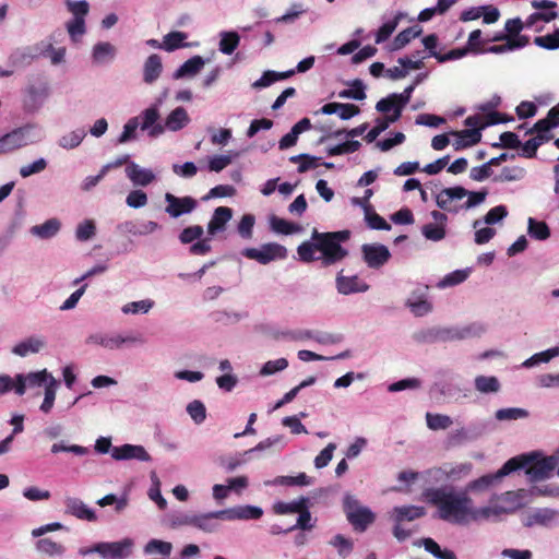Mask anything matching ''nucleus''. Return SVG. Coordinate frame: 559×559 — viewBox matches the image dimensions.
Instances as JSON below:
<instances>
[{
	"label": "nucleus",
	"mask_w": 559,
	"mask_h": 559,
	"mask_svg": "<svg viewBox=\"0 0 559 559\" xmlns=\"http://www.w3.org/2000/svg\"><path fill=\"white\" fill-rule=\"evenodd\" d=\"M349 238L350 231L347 229L326 233L313 229L311 241L301 242L297 248V253L304 262L321 259L323 265H333L347 257L348 251L341 243Z\"/></svg>",
	"instance_id": "nucleus-1"
},
{
	"label": "nucleus",
	"mask_w": 559,
	"mask_h": 559,
	"mask_svg": "<svg viewBox=\"0 0 559 559\" xmlns=\"http://www.w3.org/2000/svg\"><path fill=\"white\" fill-rule=\"evenodd\" d=\"M425 498L438 508L439 518L443 521L462 524L469 519L477 520L466 491L456 492L447 487L430 488L425 491Z\"/></svg>",
	"instance_id": "nucleus-2"
},
{
	"label": "nucleus",
	"mask_w": 559,
	"mask_h": 559,
	"mask_svg": "<svg viewBox=\"0 0 559 559\" xmlns=\"http://www.w3.org/2000/svg\"><path fill=\"white\" fill-rule=\"evenodd\" d=\"M518 457H524L525 465L520 469H525L532 483L542 481L551 478L555 473L559 477V457L547 456L537 459L535 453L522 454ZM532 496H559V483L558 484H540L534 485L530 490Z\"/></svg>",
	"instance_id": "nucleus-3"
},
{
	"label": "nucleus",
	"mask_w": 559,
	"mask_h": 559,
	"mask_svg": "<svg viewBox=\"0 0 559 559\" xmlns=\"http://www.w3.org/2000/svg\"><path fill=\"white\" fill-rule=\"evenodd\" d=\"M424 78L425 74H419L416 81L407 86L401 94L393 93L380 99L376 105V109L380 112H390L393 110V114L389 116V120L397 121L402 115L403 108L409 103L416 85L420 83Z\"/></svg>",
	"instance_id": "nucleus-4"
},
{
	"label": "nucleus",
	"mask_w": 559,
	"mask_h": 559,
	"mask_svg": "<svg viewBox=\"0 0 559 559\" xmlns=\"http://www.w3.org/2000/svg\"><path fill=\"white\" fill-rule=\"evenodd\" d=\"M524 457H512L508 460L501 468H499L495 474L484 475L473 481H471L467 486L468 490H485L489 488L495 481L500 480L502 477L511 474L520 469L525 465Z\"/></svg>",
	"instance_id": "nucleus-5"
},
{
	"label": "nucleus",
	"mask_w": 559,
	"mask_h": 559,
	"mask_svg": "<svg viewBox=\"0 0 559 559\" xmlns=\"http://www.w3.org/2000/svg\"><path fill=\"white\" fill-rule=\"evenodd\" d=\"M242 255L255 260L261 264H267L275 260H282L287 257V250L284 246L270 242L263 245L260 249L258 248H246L242 251Z\"/></svg>",
	"instance_id": "nucleus-6"
},
{
	"label": "nucleus",
	"mask_w": 559,
	"mask_h": 559,
	"mask_svg": "<svg viewBox=\"0 0 559 559\" xmlns=\"http://www.w3.org/2000/svg\"><path fill=\"white\" fill-rule=\"evenodd\" d=\"M344 507L347 520L355 530L365 531L374 521V514L368 508L360 507L352 497L345 498Z\"/></svg>",
	"instance_id": "nucleus-7"
},
{
	"label": "nucleus",
	"mask_w": 559,
	"mask_h": 559,
	"mask_svg": "<svg viewBox=\"0 0 559 559\" xmlns=\"http://www.w3.org/2000/svg\"><path fill=\"white\" fill-rule=\"evenodd\" d=\"M165 202L167 203L165 212L173 218L189 214L198 206V201L194 198L189 195L179 198L170 192L165 194Z\"/></svg>",
	"instance_id": "nucleus-8"
},
{
	"label": "nucleus",
	"mask_w": 559,
	"mask_h": 559,
	"mask_svg": "<svg viewBox=\"0 0 559 559\" xmlns=\"http://www.w3.org/2000/svg\"><path fill=\"white\" fill-rule=\"evenodd\" d=\"M466 193H468V190L461 186L444 188L436 195V203L443 211L457 213L463 207L454 202L465 198Z\"/></svg>",
	"instance_id": "nucleus-9"
},
{
	"label": "nucleus",
	"mask_w": 559,
	"mask_h": 559,
	"mask_svg": "<svg viewBox=\"0 0 559 559\" xmlns=\"http://www.w3.org/2000/svg\"><path fill=\"white\" fill-rule=\"evenodd\" d=\"M132 545L130 538H124L114 543H97L94 550L104 559H124L129 556Z\"/></svg>",
	"instance_id": "nucleus-10"
},
{
	"label": "nucleus",
	"mask_w": 559,
	"mask_h": 559,
	"mask_svg": "<svg viewBox=\"0 0 559 559\" xmlns=\"http://www.w3.org/2000/svg\"><path fill=\"white\" fill-rule=\"evenodd\" d=\"M213 516L222 520H258L263 515V510L254 506H238L226 510L212 512Z\"/></svg>",
	"instance_id": "nucleus-11"
},
{
	"label": "nucleus",
	"mask_w": 559,
	"mask_h": 559,
	"mask_svg": "<svg viewBox=\"0 0 559 559\" xmlns=\"http://www.w3.org/2000/svg\"><path fill=\"white\" fill-rule=\"evenodd\" d=\"M559 518V511L550 508H537L524 514L522 523L525 527L549 526Z\"/></svg>",
	"instance_id": "nucleus-12"
},
{
	"label": "nucleus",
	"mask_w": 559,
	"mask_h": 559,
	"mask_svg": "<svg viewBox=\"0 0 559 559\" xmlns=\"http://www.w3.org/2000/svg\"><path fill=\"white\" fill-rule=\"evenodd\" d=\"M361 251L365 262L372 269L384 265L391 258L389 249L383 245H364Z\"/></svg>",
	"instance_id": "nucleus-13"
},
{
	"label": "nucleus",
	"mask_w": 559,
	"mask_h": 559,
	"mask_svg": "<svg viewBox=\"0 0 559 559\" xmlns=\"http://www.w3.org/2000/svg\"><path fill=\"white\" fill-rule=\"evenodd\" d=\"M26 128H17L0 138V155L13 152L28 144Z\"/></svg>",
	"instance_id": "nucleus-14"
},
{
	"label": "nucleus",
	"mask_w": 559,
	"mask_h": 559,
	"mask_svg": "<svg viewBox=\"0 0 559 559\" xmlns=\"http://www.w3.org/2000/svg\"><path fill=\"white\" fill-rule=\"evenodd\" d=\"M112 459L117 461L123 460H139L143 462L151 461V455L144 447L134 444H123L121 447H114L111 450Z\"/></svg>",
	"instance_id": "nucleus-15"
},
{
	"label": "nucleus",
	"mask_w": 559,
	"mask_h": 559,
	"mask_svg": "<svg viewBox=\"0 0 559 559\" xmlns=\"http://www.w3.org/2000/svg\"><path fill=\"white\" fill-rule=\"evenodd\" d=\"M336 287L338 293L343 295L366 292L369 288L357 275L345 276L343 275V271L336 276Z\"/></svg>",
	"instance_id": "nucleus-16"
},
{
	"label": "nucleus",
	"mask_w": 559,
	"mask_h": 559,
	"mask_svg": "<svg viewBox=\"0 0 559 559\" xmlns=\"http://www.w3.org/2000/svg\"><path fill=\"white\" fill-rule=\"evenodd\" d=\"M66 512L80 519L90 522L96 521V514L93 510L88 509L79 498L68 497L64 500Z\"/></svg>",
	"instance_id": "nucleus-17"
},
{
	"label": "nucleus",
	"mask_w": 559,
	"mask_h": 559,
	"mask_svg": "<svg viewBox=\"0 0 559 559\" xmlns=\"http://www.w3.org/2000/svg\"><path fill=\"white\" fill-rule=\"evenodd\" d=\"M44 347H45V341L41 337L31 336V337L17 343L12 348V353L20 357H25L29 354L39 353Z\"/></svg>",
	"instance_id": "nucleus-18"
},
{
	"label": "nucleus",
	"mask_w": 559,
	"mask_h": 559,
	"mask_svg": "<svg viewBox=\"0 0 559 559\" xmlns=\"http://www.w3.org/2000/svg\"><path fill=\"white\" fill-rule=\"evenodd\" d=\"M233 216V210L227 206H218L215 209L213 216L207 225V231L215 235L217 231L223 230L225 225Z\"/></svg>",
	"instance_id": "nucleus-19"
},
{
	"label": "nucleus",
	"mask_w": 559,
	"mask_h": 559,
	"mask_svg": "<svg viewBox=\"0 0 559 559\" xmlns=\"http://www.w3.org/2000/svg\"><path fill=\"white\" fill-rule=\"evenodd\" d=\"M126 173L128 178L138 186H148L155 180V175L150 169L140 168L139 165L131 163L127 168Z\"/></svg>",
	"instance_id": "nucleus-20"
},
{
	"label": "nucleus",
	"mask_w": 559,
	"mask_h": 559,
	"mask_svg": "<svg viewBox=\"0 0 559 559\" xmlns=\"http://www.w3.org/2000/svg\"><path fill=\"white\" fill-rule=\"evenodd\" d=\"M159 118L158 110L155 107L146 108L142 112V123L141 129L147 130L150 129L151 136H157L164 132V127L162 124L156 123Z\"/></svg>",
	"instance_id": "nucleus-21"
},
{
	"label": "nucleus",
	"mask_w": 559,
	"mask_h": 559,
	"mask_svg": "<svg viewBox=\"0 0 559 559\" xmlns=\"http://www.w3.org/2000/svg\"><path fill=\"white\" fill-rule=\"evenodd\" d=\"M163 70L162 59L158 55H151L144 62L143 80L147 84L155 82Z\"/></svg>",
	"instance_id": "nucleus-22"
},
{
	"label": "nucleus",
	"mask_w": 559,
	"mask_h": 559,
	"mask_svg": "<svg viewBox=\"0 0 559 559\" xmlns=\"http://www.w3.org/2000/svg\"><path fill=\"white\" fill-rule=\"evenodd\" d=\"M188 35L183 32L174 31L164 36L160 49L171 52L179 48L189 47L190 44L186 43Z\"/></svg>",
	"instance_id": "nucleus-23"
},
{
	"label": "nucleus",
	"mask_w": 559,
	"mask_h": 559,
	"mask_svg": "<svg viewBox=\"0 0 559 559\" xmlns=\"http://www.w3.org/2000/svg\"><path fill=\"white\" fill-rule=\"evenodd\" d=\"M38 552L48 557H61L66 552V547L49 537L40 538L35 543Z\"/></svg>",
	"instance_id": "nucleus-24"
},
{
	"label": "nucleus",
	"mask_w": 559,
	"mask_h": 559,
	"mask_svg": "<svg viewBox=\"0 0 559 559\" xmlns=\"http://www.w3.org/2000/svg\"><path fill=\"white\" fill-rule=\"evenodd\" d=\"M189 120L187 110L183 107H177L168 115L163 127L170 131H178L186 127Z\"/></svg>",
	"instance_id": "nucleus-25"
},
{
	"label": "nucleus",
	"mask_w": 559,
	"mask_h": 559,
	"mask_svg": "<svg viewBox=\"0 0 559 559\" xmlns=\"http://www.w3.org/2000/svg\"><path fill=\"white\" fill-rule=\"evenodd\" d=\"M25 378L22 374H17L15 381L8 374H0V395L8 393L11 390H14L19 395H23L25 393Z\"/></svg>",
	"instance_id": "nucleus-26"
},
{
	"label": "nucleus",
	"mask_w": 559,
	"mask_h": 559,
	"mask_svg": "<svg viewBox=\"0 0 559 559\" xmlns=\"http://www.w3.org/2000/svg\"><path fill=\"white\" fill-rule=\"evenodd\" d=\"M204 66V60L201 56H194L185 61L174 73L175 79H181L189 75H195L201 71Z\"/></svg>",
	"instance_id": "nucleus-27"
},
{
	"label": "nucleus",
	"mask_w": 559,
	"mask_h": 559,
	"mask_svg": "<svg viewBox=\"0 0 559 559\" xmlns=\"http://www.w3.org/2000/svg\"><path fill=\"white\" fill-rule=\"evenodd\" d=\"M60 229V222L57 218H50L40 225L32 227L31 231L33 235L38 236L43 239L53 237Z\"/></svg>",
	"instance_id": "nucleus-28"
},
{
	"label": "nucleus",
	"mask_w": 559,
	"mask_h": 559,
	"mask_svg": "<svg viewBox=\"0 0 559 559\" xmlns=\"http://www.w3.org/2000/svg\"><path fill=\"white\" fill-rule=\"evenodd\" d=\"M395 520L401 523L403 521H414L425 515V509L416 506H404L394 509Z\"/></svg>",
	"instance_id": "nucleus-29"
},
{
	"label": "nucleus",
	"mask_w": 559,
	"mask_h": 559,
	"mask_svg": "<svg viewBox=\"0 0 559 559\" xmlns=\"http://www.w3.org/2000/svg\"><path fill=\"white\" fill-rule=\"evenodd\" d=\"M421 33V28L412 26L400 32L393 39L392 50H400L404 48L412 39L418 37Z\"/></svg>",
	"instance_id": "nucleus-30"
},
{
	"label": "nucleus",
	"mask_w": 559,
	"mask_h": 559,
	"mask_svg": "<svg viewBox=\"0 0 559 559\" xmlns=\"http://www.w3.org/2000/svg\"><path fill=\"white\" fill-rule=\"evenodd\" d=\"M309 502V498L306 497H300L290 502H277L274 504V511L277 514L299 513Z\"/></svg>",
	"instance_id": "nucleus-31"
},
{
	"label": "nucleus",
	"mask_w": 559,
	"mask_h": 559,
	"mask_svg": "<svg viewBox=\"0 0 559 559\" xmlns=\"http://www.w3.org/2000/svg\"><path fill=\"white\" fill-rule=\"evenodd\" d=\"M528 44V37L509 38L503 45H493L485 48V52L503 53L506 51L523 48Z\"/></svg>",
	"instance_id": "nucleus-32"
},
{
	"label": "nucleus",
	"mask_w": 559,
	"mask_h": 559,
	"mask_svg": "<svg viewBox=\"0 0 559 559\" xmlns=\"http://www.w3.org/2000/svg\"><path fill=\"white\" fill-rule=\"evenodd\" d=\"M143 340L140 335L121 336L119 334L106 335L104 347L108 349L120 348L123 344L142 343Z\"/></svg>",
	"instance_id": "nucleus-33"
},
{
	"label": "nucleus",
	"mask_w": 559,
	"mask_h": 559,
	"mask_svg": "<svg viewBox=\"0 0 559 559\" xmlns=\"http://www.w3.org/2000/svg\"><path fill=\"white\" fill-rule=\"evenodd\" d=\"M271 228L282 235H292L298 233L301 228L299 225L288 222L284 218L272 216L270 219Z\"/></svg>",
	"instance_id": "nucleus-34"
},
{
	"label": "nucleus",
	"mask_w": 559,
	"mask_h": 559,
	"mask_svg": "<svg viewBox=\"0 0 559 559\" xmlns=\"http://www.w3.org/2000/svg\"><path fill=\"white\" fill-rule=\"evenodd\" d=\"M240 37L236 32H223L221 34L219 50L225 55H231L238 47Z\"/></svg>",
	"instance_id": "nucleus-35"
},
{
	"label": "nucleus",
	"mask_w": 559,
	"mask_h": 559,
	"mask_svg": "<svg viewBox=\"0 0 559 559\" xmlns=\"http://www.w3.org/2000/svg\"><path fill=\"white\" fill-rule=\"evenodd\" d=\"M426 423L431 430H444L452 426L453 420L448 415L427 413Z\"/></svg>",
	"instance_id": "nucleus-36"
},
{
	"label": "nucleus",
	"mask_w": 559,
	"mask_h": 559,
	"mask_svg": "<svg viewBox=\"0 0 559 559\" xmlns=\"http://www.w3.org/2000/svg\"><path fill=\"white\" fill-rule=\"evenodd\" d=\"M557 356H559V347L555 346L547 350L534 354L532 357H530L523 362V367L531 368L540 362H548Z\"/></svg>",
	"instance_id": "nucleus-37"
},
{
	"label": "nucleus",
	"mask_w": 559,
	"mask_h": 559,
	"mask_svg": "<svg viewBox=\"0 0 559 559\" xmlns=\"http://www.w3.org/2000/svg\"><path fill=\"white\" fill-rule=\"evenodd\" d=\"M352 88L338 93L341 98L364 100L366 98L365 85L361 80L356 79L350 83Z\"/></svg>",
	"instance_id": "nucleus-38"
},
{
	"label": "nucleus",
	"mask_w": 559,
	"mask_h": 559,
	"mask_svg": "<svg viewBox=\"0 0 559 559\" xmlns=\"http://www.w3.org/2000/svg\"><path fill=\"white\" fill-rule=\"evenodd\" d=\"M85 135L86 133L84 129L73 130L61 136V139L59 140V145L67 150L75 148L81 144Z\"/></svg>",
	"instance_id": "nucleus-39"
},
{
	"label": "nucleus",
	"mask_w": 559,
	"mask_h": 559,
	"mask_svg": "<svg viewBox=\"0 0 559 559\" xmlns=\"http://www.w3.org/2000/svg\"><path fill=\"white\" fill-rule=\"evenodd\" d=\"M528 234L537 240H546L550 237V229L545 222H538L532 217L528 218Z\"/></svg>",
	"instance_id": "nucleus-40"
},
{
	"label": "nucleus",
	"mask_w": 559,
	"mask_h": 559,
	"mask_svg": "<svg viewBox=\"0 0 559 559\" xmlns=\"http://www.w3.org/2000/svg\"><path fill=\"white\" fill-rule=\"evenodd\" d=\"M475 388L480 393H496L500 390V383L496 377L478 376L475 379Z\"/></svg>",
	"instance_id": "nucleus-41"
},
{
	"label": "nucleus",
	"mask_w": 559,
	"mask_h": 559,
	"mask_svg": "<svg viewBox=\"0 0 559 559\" xmlns=\"http://www.w3.org/2000/svg\"><path fill=\"white\" fill-rule=\"evenodd\" d=\"M115 47L107 41L98 43L93 48V58L96 62H105L108 59H112L115 56Z\"/></svg>",
	"instance_id": "nucleus-42"
},
{
	"label": "nucleus",
	"mask_w": 559,
	"mask_h": 559,
	"mask_svg": "<svg viewBox=\"0 0 559 559\" xmlns=\"http://www.w3.org/2000/svg\"><path fill=\"white\" fill-rule=\"evenodd\" d=\"M360 146L361 144L357 140L346 141L344 143L328 148V155L337 156L343 154L355 153L360 148Z\"/></svg>",
	"instance_id": "nucleus-43"
},
{
	"label": "nucleus",
	"mask_w": 559,
	"mask_h": 559,
	"mask_svg": "<svg viewBox=\"0 0 559 559\" xmlns=\"http://www.w3.org/2000/svg\"><path fill=\"white\" fill-rule=\"evenodd\" d=\"M471 469V463H464L456 466L445 464L443 467L437 468V472H441L447 478H459L462 475H467Z\"/></svg>",
	"instance_id": "nucleus-44"
},
{
	"label": "nucleus",
	"mask_w": 559,
	"mask_h": 559,
	"mask_svg": "<svg viewBox=\"0 0 559 559\" xmlns=\"http://www.w3.org/2000/svg\"><path fill=\"white\" fill-rule=\"evenodd\" d=\"M534 44L538 47L555 50L559 48V28H557L551 34H546L544 36H537L534 38Z\"/></svg>",
	"instance_id": "nucleus-45"
},
{
	"label": "nucleus",
	"mask_w": 559,
	"mask_h": 559,
	"mask_svg": "<svg viewBox=\"0 0 559 559\" xmlns=\"http://www.w3.org/2000/svg\"><path fill=\"white\" fill-rule=\"evenodd\" d=\"M527 416L528 412L519 407L501 408L496 412V418L498 420H516L526 418Z\"/></svg>",
	"instance_id": "nucleus-46"
},
{
	"label": "nucleus",
	"mask_w": 559,
	"mask_h": 559,
	"mask_svg": "<svg viewBox=\"0 0 559 559\" xmlns=\"http://www.w3.org/2000/svg\"><path fill=\"white\" fill-rule=\"evenodd\" d=\"M187 412L192 420L198 425L202 424L206 418V408L199 400L190 402L187 406Z\"/></svg>",
	"instance_id": "nucleus-47"
},
{
	"label": "nucleus",
	"mask_w": 559,
	"mask_h": 559,
	"mask_svg": "<svg viewBox=\"0 0 559 559\" xmlns=\"http://www.w3.org/2000/svg\"><path fill=\"white\" fill-rule=\"evenodd\" d=\"M68 11L73 15V19H85L90 11V4L85 0L81 1H64Z\"/></svg>",
	"instance_id": "nucleus-48"
},
{
	"label": "nucleus",
	"mask_w": 559,
	"mask_h": 559,
	"mask_svg": "<svg viewBox=\"0 0 559 559\" xmlns=\"http://www.w3.org/2000/svg\"><path fill=\"white\" fill-rule=\"evenodd\" d=\"M173 549V545L168 542L159 539H151L144 547L145 554H160L163 556H169Z\"/></svg>",
	"instance_id": "nucleus-49"
},
{
	"label": "nucleus",
	"mask_w": 559,
	"mask_h": 559,
	"mask_svg": "<svg viewBox=\"0 0 559 559\" xmlns=\"http://www.w3.org/2000/svg\"><path fill=\"white\" fill-rule=\"evenodd\" d=\"M299 516L295 525L285 530V532H292L296 528H300L302 531H310L313 528L314 524L311 522V513L309 512V504L304 507L302 511H300Z\"/></svg>",
	"instance_id": "nucleus-50"
},
{
	"label": "nucleus",
	"mask_w": 559,
	"mask_h": 559,
	"mask_svg": "<svg viewBox=\"0 0 559 559\" xmlns=\"http://www.w3.org/2000/svg\"><path fill=\"white\" fill-rule=\"evenodd\" d=\"M525 175V170L522 167H503L495 178V181H518L521 180Z\"/></svg>",
	"instance_id": "nucleus-51"
},
{
	"label": "nucleus",
	"mask_w": 559,
	"mask_h": 559,
	"mask_svg": "<svg viewBox=\"0 0 559 559\" xmlns=\"http://www.w3.org/2000/svg\"><path fill=\"white\" fill-rule=\"evenodd\" d=\"M468 276V273L464 270H456L452 273H449L448 275H445L439 283H438V287L439 288H445V287H449V286H455L457 284H461L463 283Z\"/></svg>",
	"instance_id": "nucleus-52"
},
{
	"label": "nucleus",
	"mask_w": 559,
	"mask_h": 559,
	"mask_svg": "<svg viewBox=\"0 0 559 559\" xmlns=\"http://www.w3.org/2000/svg\"><path fill=\"white\" fill-rule=\"evenodd\" d=\"M401 14H397L392 21H389L384 23L377 32L376 34V43L381 44L385 41L395 31L399 21H400Z\"/></svg>",
	"instance_id": "nucleus-53"
},
{
	"label": "nucleus",
	"mask_w": 559,
	"mask_h": 559,
	"mask_svg": "<svg viewBox=\"0 0 559 559\" xmlns=\"http://www.w3.org/2000/svg\"><path fill=\"white\" fill-rule=\"evenodd\" d=\"M521 141L514 132L506 131L500 134V143H493L492 147L520 148Z\"/></svg>",
	"instance_id": "nucleus-54"
},
{
	"label": "nucleus",
	"mask_w": 559,
	"mask_h": 559,
	"mask_svg": "<svg viewBox=\"0 0 559 559\" xmlns=\"http://www.w3.org/2000/svg\"><path fill=\"white\" fill-rule=\"evenodd\" d=\"M365 218L368 226L372 229L389 230L391 228V225L388 224L386 221L373 210L367 211L365 213Z\"/></svg>",
	"instance_id": "nucleus-55"
},
{
	"label": "nucleus",
	"mask_w": 559,
	"mask_h": 559,
	"mask_svg": "<svg viewBox=\"0 0 559 559\" xmlns=\"http://www.w3.org/2000/svg\"><path fill=\"white\" fill-rule=\"evenodd\" d=\"M421 233L428 240L440 241L445 237V227L430 223L423 226Z\"/></svg>",
	"instance_id": "nucleus-56"
},
{
	"label": "nucleus",
	"mask_w": 559,
	"mask_h": 559,
	"mask_svg": "<svg viewBox=\"0 0 559 559\" xmlns=\"http://www.w3.org/2000/svg\"><path fill=\"white\" fill-rule=\"evenodd\" d=\"M330 544L337 548L338 555L343 558L347 557L353 550V542L341 534L335 535Z\"/></svg>",
	"instance_id": "nucleus-57"
},
{
	"label": "nucleus",
	"mask_w": 559,
	"mask_h": 559,
	"mask_svg": "<svg viewBox=\"0 0 559 559\" xmlns=\"http://www.w3.org/2000/svg\"><path fill=\"white\" fill-rule=\"evenodd\" d=\"M276 484L283 486H308L311 484V479L305 473H300L297 476H280L276 479Z\"/></svg>",
	"instance_id": "nucleus-58"
},
{
	"label": "nucleus",
	"mask_w": 559,
	"mask_h": 559,
	"mask_svg": "<svg viewBox=\"0 0 559 559\" xmlns=\"http://www.w3.org/2000/svg\"><path fill=\"white\" fill-rule=\"evenodd\" d=\"M66 26L73 40H76L78 37L83 36L86 32L85 19H72L67 22Z\"/></svg>",
	"instance_id": "nucleus-59"
},
{
	"label": "nucleus",
	"mask_w": 559,
	"mask_h": 559,
	"mask_svg": "<svg viewBox=\"0 0 559 559\" xmlns=\"http://www.w3.org/2000/svg\"><path fill=\"white\" fill-rule=\"evenodd\" d=\"M56 380L51 378L50 383L45 389V397L40 405V411L44 413H49L53 406L56 399Z\"/></svg>",
	"instance_id": "nucleus-60"
},
{
	"label": "nucleus",
	"mask_w": 559,
	"mask_h": 559,
	"mask_svg": "<svg viewBox=\"0 0 559 559\" xmlns=\"http://www.w3.org/2000/svg\"><path fill=\"white\" fill-rule=\"evenodd\" d=\"M203 235V227L200 225L189 226L182 229L179 235V240L187 245L191 243L197 239H200Z\"/></svg>",
	"instance_id": "nucleus-61"
},
{
	"label": "nucleus",
	"mask_w": 559,
	"mask_h": 559,
	"mask_svg": "<svg viewBox=\"0 0 559 559\" xmlns=\"http://www.w3.org/2000/svg\"><path fill=\"white\" fill-rule=\"evenodd\" d=\"M154 302L150 299L132 301L122 307L124 313H146L153 307Z\"/></svg>",
	"instance_id": "nucleus-62"
},
{
	"label": "nucleus",
	"mask_w": 559,
	"mask_h": 559,
	"mask_svg": "<svg viewBox=\"0 0 559 559\" xmlns=\"http://www.w3.org/2000/svg\"><path fill=\"white\" fill-rule=\"evenodd\" d=\"M96 231V226L93 221H84L83 223L79 224L75 236L80 241H86L90 240Z\"/></svg>",
	"instance_id": "nucleus-63"
},
{
	"label": "nucleus",
	"mask_w": 559,
	"mask_h": 559,
	"mask_svg": "<svg viewBox=\"0 0 559 559\" xmlns=\"http://www.w3.org/2000/svg\"><path fill=\"white\" fill-rule=\"evenodd\" d=\"M407 306L409 307L411 311L418 317L427 314L432 309L431 304L424 298H419L418 300L408 299Z\"/></svg>",
	"instance_id": "nucleus-64"
}]
</instances>
